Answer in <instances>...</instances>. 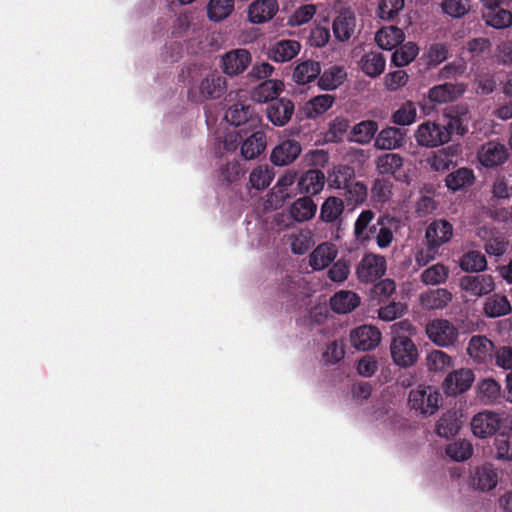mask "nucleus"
I'll return each mask as SVG.
<instances>
[{"label":"nucleus","mask_w":512,"mask_h":512,"mask_svg":"<svg viewBox=\"0 0 512 512\" xmlns=\"http://www.w3.org/2000/svg\"><path fill=\"white\" fill-rule=\"evenodd\" d=\"M333 33L338 41H348L356 29V17L353 11L343 10L335 19L332 25Z\"/></svg>","instance_id":"6ab92c4d"},{"label":"nucleus","mask_w":512,"mask_h":512,"mask_svg":"<svg viewBox=\"0 0 512 512\" xmlns=\"http://www.w3.org/2000/svg\"><path fill=\"white\" fill-rule=\"evenodd\" d=\"M344 211V203L340 198L328 197L320 209V218L322 221L331 223L336 221Z\"/></svg>","instance_id":"09e8293b"},{"label":"nucleus","mask_w":512,"mask_h":512,"mask_svg":"<svg viewBox=\"0 0 512 512\" xmlns=\"http://www.w3.org/2000/svg\"><path fill=\"white\" fill-rule=\"evenodd\" d=\"M458 151L459 148L455 145L439 149L431 153L427 158V164L432 171L445 172L450 169Z\"/></svg>","instance_id":"b1692460"},{"label":"nucleus","mask_w":512,"mask_h":512,"mask_svg":"<svg viewBox=\"0 0 512 512\" xmlns=\"http://www.w3.org/2000/svg\"><path fill=\"white\" fill-rule=\"evenodd\" d=\"M452 300L446 289H433L420 295V303L425 309H442Z\"/></svg>","instance_id":"e433bc0d"},{"label":"nucleus","mask_w":512,"mask_h":512,"mask_svg":"<svg viewBox=\"0 0 512 512\" xmlns=\"http://www.w3.org/2000/svg\"><path fill=\"white\" fill-rule=\"evenodd\" d=\"M469 0H444L441 3L442 11L454 18L464 16L469 10Z\"/></svg>","instance_id":"0e129e2a"},{"label":"nucleus","mask_w":512,"mask_h":512,"mask_svg":"<svg viewBox=\"0 0 512 512\" xmlns=\"http://www.w3.org/2000/svg\"><path fill=\"white\" fill-rule=\"evenodd\" d=\"M486 266V258L479 251L467 252L460 260V267L465 271L478 272L484 270Z\"/></svg>","instance_id":"4d7b16f0"},{"label":"nucleus","mask_w":512,"mask_h":512,"mask_svg":"<svg viewBox=\"0 0 512 512\" xmlns=\"http://www.w3.org/2000/svg\"><path fill=\"white\" fill-rule=\"evenodd\" d=\"M252 55L247 49H233L221 56L220 67L228 76H237L243 73L251 64Z\"/></svg>","instance_id":"9d476101"},{"label":"nucleus","mask_w":512,"mask_h":512,"mask_svg":"<svg viewBox=\"0 0 512 512\" xmlns=\"http://www.w3.org/2000/svg\"><path fill=\"white\" fill-rule=\"evenodd\" d=\"M460 287L470 295L481 297L492 292L495 283L492 276L487 274L468 275L460 279Z\"/></svg>","instance_id":"2eb2a0df"},{"label":"nucleus","mask_w":512,"mask_h":512,"mask_svg":"<svg viewBox=\"0 0 512 512\" xmlns=\"http://www.w3.org/2000/svg\"><path fill=\"white\" fill-rule=\"evenodd\" d=\"M509 422L508 415L483 411L473 416L470 426L475 437L484 439L492 436L498 430L508 427Z\"/></svg>","instance_id":"20e7f679"},{"label":"nucleus","mask_w":512,"mask_h":512,"mask_svg":"<svg viewBox=\"0 0 512 512\" xmlns=\"http://www.w3.org/2000/svg\"><path fill=\"white\" fill-rule=\"evenodd\" d=\"M239 145L241 156L245 160H253L265 150L266 135L259 128L253 131L232 128L225 135L223 148L226 152H234Z\"/></svg>","instance_id":"f257e3e1"},{"label":"nucleus","mask_w":512,"mask_h":512,"mask_svg":"<svg viewBox=\"0 0 512 512\" xmlns=\"http://www.w3.org/2000/svg\"><path fill=\"white\" fill-rule=\"evenodd\" d=\"M475 380L471 369L461 368L450 372L442 382V390L447 396H457L466 392Z\"/></svg>","instance_id":"9b49d317"},{"label":"nucleus","mask_w":512,"mask_h":512,"mask_svg":"<svg viewBox=\"0 0 512 512\" xmlns=\"http://www.w3.org/2000/svg\"><path fill=\"white\" fill-rule=\"evenodd\" d=\"M511 309L510 303L505 296L494 295L488 298L484 304V312L488 317H499L508 313Z\"/></svg>","instance_id":"603ef678"},{"label":"nucleus","mask_w":512,"mask_h":512,"mask_svg":"<svg viewBox=\"0 0 512 512\" xmlns=\"http://www.w3.org/2000/svg\"><path fill=\"white\" fill-rule=\"evenodd\" d=\"M404 38V32L396 26L383 27L375 35L377 45L384 50L396 48Z\"/></svg>","instance_id":"7c9ffc66"},{"label":"nucleus","mask_w":512,"mask_h":512,"mask_svg":"<svg viewBox=\"0 0 512 512\" xmlns=\"http://www.w3.org/2000/svg\"><path fill=\"white\" fill-rule=\"evenodd\" d=\"M378 130V124L372 120H365L356 124L352 131L350 139L359 144H366L371 141Z\"/></svg>","instance_id":"a18cd8bd"},{"label":"nucleus","mask_w":512,"mask_h":512,"mask_svg":"<svg viewBox=\"0 0 512 512\" xmlns=\"http://www.w3.org/2000/svg\"><path fill=\"white\" fill-rule=\"evenodd\" d=\"M417 109L412 101H406L392 114L393 123L400 126H409L416 121Z\"/></svg>","instance_id":"3c124183"},{"label":"nucleus","mask_w":512,"mask_h":512,"mask_svg":"<svg viewBox=\"0 0 512 512\" xmlns=\"http://www.w3.org/2000/svg\"><path fill=\"white\" fill-rule=\"evenodd\" d=\"M338 255V248L332 242L319 244L309 255V265L313 270L321 271L327 268Z\"/></svg>","instance_id":"f3484780"},{"label":"nucleus","mask_w":512,"mask_h":512,"mask_svg":"<svg viewBox=\"0 0 512 512\" xmlns=\"http://www.w3.org/2000/svg\"><path fill=\"white\" fill-rule=\"evenodd\" d=\"M350 124L348 119L344 117H336L329 124V129L326 133V141L338 142L340 141L345 133L348 131Z\"/></svg>","instance_id":"052dcab7"},{"label":"nucleus","mask_w":512,"mask_h":512,"mask_svg":"<svg viewBox=\"0 0 512 512\" xmlns=\"http://www.w3.org/2000/svg\"><path fill=\"white\" fill-rule=\"evenodd\" d=\"M419 53L417 45L407 42L398 48L392 55V63L397 67H403L411 63Z\"/></svg>","instance_id":"5fc2aeb1"},{"label":"nucleus","mask_w":512,"mask_h":512,"mask_svg":"<svg viewBox=\"0 0 512 512\" xmlns=\"http://www.w3.org/2000/svg\"><path fill=\"white\" fill-rule=\"evenodd\" d=\"M225 120L236 129L247 128L249 131L256 130L261 126V118L253 112L250 106L235 104L225 113Z\"/></svg>","instance_id":"1a4fd4ad"},{"label":"nucleus","mask_w":512,"mask_h":512,"mask_svg":"<svg viewBox=\"0 0 512 512\" xmlns=\"http://www.w3.org/2000/svg\"><path fill=\"white\" fill-rule=\"evenodd\" d=\"M325 184V175L319 170H308L298 181L300 190L304 193L317 195Z\"/></svg>","instance_id":"f704fd0d"},{"label":"nucleus","mask_w":512,"mask_h":512,"mask_svg":"<svg viewBox=\"0 0 512 512\" xmlns=\"http://www.w3.org/2000/svg\"><path fill=\"white\" fill-rule=\"evenodd\" d=\"M473 450V445L469 440L458 439L446 446L445 453L451 460L463 462L472 457Z\"/></svg>","instance_id":"79ce46f5"},{"label":"nucleus","mask_w":512,"mask_h":512,"mask_svg":"<svg viewBox=\"0 0 512 512\" xmlns=\"http://www.w3.org/2000/svg\"><path fill=\"white\" fill-rule=\"evenodd\" d=\"M499 481V473L491 466L484 465L477 468L471 478V486L481 491L494 489Z\"/></svg>","instance_id":"a878e982"},{"label":"nucleus","mask_w":512,"mask_h":512,"mask_svg":"<svg viewBox=\"0 0 512 512\" xmlns=\"http://www.w3.org/2000/svg\"><path fill=\"white\" fill-rule=\"evenodd\" d=\"M347 77L345 69L341 66H332L325 70L318 80L322 90L330 91L338 88Z\"/></svg>","instance_id":"58836bf2"},{"label":"nucleus","mask_w":512,"mask_h":512,"mask_svg":"<svg viewBox=\"0 0 512 512\" xmlns=\"http://www.w3.org/2000/svg\"><path fill=\"white\" fill-rule=\"evenodd\" d=\"M474 179V173L471 169L460 168L447 176L446 186L452 191H457L472 185Z\"/></svg>","instance_id":"de8ad7c7"},{"label":"nucleus","mask_w":512,"mask_h":512,"mask_svg":"<svg viewBox=\"0 0 512 512\" xmlns=\"http://www.w3.org/2000/svg\"><path fill=\"white\" fill-rule=\"evenodd\" d=\"M483 17L489 26L497 29L508 27L512 23V14L502 8L485 10Z\"/></svg>","instance_id":"864d4df0"},{"label":"nucleus","mask_w":512,"mask_h":512,"mask_svg":"<svg viewBox=\"0 0 512 512\" xmlns=\"http://www.w3.org/2000/svg\"><path fill=\"white\" fill-rule=\"evenodd\" d=\"M387 269L385 257L379 254H365L356 267V275L362 283H373L381 278Z\"/></svg>","instance_id":"0eeeda50"},{"label":"nucleus","mask_w":512,"mask_h":512,"mask_svg":"<svg viewBox=\"0 0 512 512\" xmlns=\"http://www.w3.org/2000/svg\"><path fill=\"white\" fill-rule=\"evenodd\" d=\"M453 235V226L446 220H435L426 229L425 237L430 248H438L450 241Z\"/></svg>","instance_id":"a211bd4d"},{"label":"nucleus","mask_w":512,"mask_h":512,"mask_svg":"<svg viewBox=\"0 0 512 512\" xmlns=\"http://www.w3.org/2000/svg\"><path fill=\"white\" fill-rule=\"evenodd\" d=\"M344 189L345 197L350 203L361 204L367 197V188L362 182L351 181Z\"/></svg>","instance_id":"e2e57ef3"},{"label":"nucleus","mask_w":512,"mask_h":512,"mask_svg":"<svg viewBox=\"0 0 512 512\" xmlns=\"http://www.w3.org/2000/svg\"><path fill=\"white\" fill-rule=\"evenodd\" d=\"M476 393L481 402L484 404H492L499 398L501 387L491 378L483 379L478 382L476 386Z\"/></svg>","instance_id":"37998d69"},{"label":"nucleus","mask_w":512,"mask_h":512,"mask_svg":"<svg viewBox=\"0 0 512 512\" xmlns=\"http://www.w3.org/2000/svg\"><path fill=\"white\" fill-rule=\"evenodd\" d=\"M385 65V58L378 52L366 53L359 61L361 71L371 78H376L381 75L385 69Z\"/></svg>","instance_id":"72a5a7b5"},{"label":"nucleus","mask_w":512,"mask_h":512,"mask_svg":"<svg viewBox=\"0 0 512 512\" xmlns=\"http://www.w3.org/2000/svg\"><path fill=\"white\" fill-rule=\"evenodd\" d=\"M414 138L421 147L437 148L450 141V131L445 125L427 120L417 126Z\"/></svg>","instance_id":"7ed1b4c3"},{"label":"nucleus","mask_w":512,"mask_h":512,"mask_svg":"<svg viewBox=\"0 0 512 512\" xmlns=\"http://www.w3.org/2000/svg\"><path fill=\"white\" fill-rule=\"evenodd\" d=\"M441 402V394L432 385L420 384L409 392L408 404L415 412L431 416L435 414Z\"/></svg>","instance_id":"f03ea898"},{"label":"nucleus","mask_w":512,"mask_h":512,"mask_svg":"<svg viewBox=\"0 0 512 512\" xmlns=\"http://www.w3.org/2000/svg\"><path fill=\"white\" fill-rule=\"evenodd\" d=\"M301 49L296 40H281L273 44L269 50V57L275 62H288L292 60Z\"/></svg>","instance_id":"bb28decb"},{"label":"nucleus","mask_w":512,"mask_h":512,"mask_svg":"<svg viewBox=\"0 0 512 512\" xmlns=\"http://www.w3.org/2000/svg\"><path fill=\"white\" fill-rule=\"evenodd\" d=\"M508 157L504 145L497 142L484 144L478 152V160L485 167H494L502 164Z\"/></svg>","instance_id":"412c9836"},{"label":"nucleus","mask_w":512,"mask_h":512,"mask_svg":"<svg viewBox=\"0 0 512 512\" xmlns=\"http://www.w3.org/2000/svg\"><path fill=\"white\" fill-rule=\"evenodd\" d=\"M334 101V96L330 94L315 96L303 105V114L306 118L314 119L328 111L333 106Z\"/></svg>","instance_id":"c756f323"},{"label":"nucleus","mask_w":512,"mask_h":512,"mask_svg":"<svg viewBox=\"0 0 512 512\" xmlns=\"http://www.w3.org/2000/svg\"><path fill=\"white\" fill-rule=\"evenodd\" d=\"M234 9L233 0H210L207 5V16L213 22L226 19Z\"/></svg>","instance_id":"49530a36"},{"label":"nucleus","mask_w":512,"mask_h":512,"mask_svg":"<svg viewBox=\"0 0 512 512\" xmlns=\"http://www.w3.org/2000/svg\"><path fill=\"white\" fill-rule=\"evenodd\" d=\"M393 362L400 367H410L418 360V349L406 335L393 336L390 344Z\"/></svg>","instance_id":"423d86ee"},{"label":"nucleus","mask_w":512,"mask_h":512,"mask_svg":"<svg viewBox=\"0 0 512 512\" xmlns=\"http://www.w3.org/2000/svg\"><path fill=\"white\" fill-rule=\"evenodd\" d=\"M349 274V264L343 259L336 261L328 270L329 279L338 283L344 282L348 278Z\"/></svg>","instance_id":"774afa93"},{"label":"nucleus","mask_w":512,"mask_h":512,"mask_svg":"<svg viewBox=\"0 0 512 512\" xmlns=\"http://www.w3.org/2000/svg\"><path fill=\"white\" fill-rule=\"evenodd\" d=\"M360 304V297L357 293L349 290H340L330 299L333 311L339 314H347L353 311Z\"/></svg>","instance_id":"cd10ccee"},{"label":"nucleus","mask_w":512,"mask_h":512,"mask_svg":"<svg viewBox=\"0 0 512 512\" xmlns=\"http://www.w3.org/2000/svg\"><path fill=\"white\" fill-rule=\"evenodd\" d=\"M406 133L396 127L382 129L375 138L374 146L380 150H394L403 146Z\"/></svg>","instance_id":"4be33fe9"},{"label":"nucleus","mask_w":512,"mask_h":512,"mask_svg":"<svg viewBox=\"0 0 512 512\" xmlns=\"http://www.w3.org/2000/svg\"><path fill=\"white\" fill-rule=\"evenodd\" d=\"M298 173L289 169L279 176L274 186L267 194V206L271 209L282 207L285 202L294 195L293 185L296 182Z\"/></svg>","instance_id":"39448f33"},{"label":"nucleus","mask_w":512,"mask_h":512,"mask_svg":"<svg viewBox=\"0 0 512 512\" xmlns=\"http://www.w3.org/2000/svg\"><path fill=\"white\" fill-rule=\"evenodd\" d=\"M321 72L319 62L306 60L299 63L293 72V79L297 84L304 85L316 79Z\"/></svg>","instance_id":"4c0bfd02"},{"label":"nucleus","mask_w":512,"mask_h":512,"mask_svg":"<svg viewBox=\"0 0 512 512\" xmlns=\"http://www.w3.org/2000/svg\"><path fill=\"white\" fill-rule=\"evenodd\" d=\"M462 421L456 412H447L441 416L437 425L436 433L440 437L450 438L459 433Z\"/></svg>","instance_id":"ea45409f"},{"label":"nucleus","mask_w":512,"mask_h":512,"mask_svg":"<svg viewBox=\"0 0 512 512\" xmlns=\"http://www.w3.org/2000/svg\"><path fill=\"white\" fill-rule=\"evenodd\" d=\"M494 345L487 337L476 335L473 336L467 347L470 358L477 363H484L491 359Z\"/></svg>","instance_id":"5701e85b"},{"label":"nucleus","mask_w":512,"mask_h":512,"mask_svg":"<svg viewBox=\"0 0 512 512\" xmlns=\"http://www.w3.org/2000/svg\"><path fill=\"white\" fill-rule=\"evenodd\" d=\"M294 112V104L289 99L272 101L267 107V117L275 126H284L289 122Z\"/></svg>","instance_id":"aec40b11"},{"label":"nucleus","mask_w":512,"mask_h":512,"mask_svg":"<svg viewBox=\"0 0 512 512\" xmlns=\"http://www.w3.org/2000/svg\"><path fill=\"white\" fill-rule=\"evenodd\" d=\"M428 338L437 346L449 347L453 345L458 337L457 327L446 319H434L426 326Z\"/></svg>","instance_id":"6e6552de"},{"label":"nucleus","mask_w":512,"mask_h":512,"mask_svg":"<svg viewBox=\"0 0 512 512\" xmlns=\"http://www.w3.org/2000/svg\"><path fill=\"white\" fill-rule=\"evenodd\" d=\"M283 90L284 83L281 80H267L253 90L252 98L259 103L273 101Z\"/></svg>","instance_id":"c9c22d12"},{"label":"nucleus","mask_w":512,"mask_h":512,"mask_svg":"<svg viewBox=\"0 0 512 512\" xmlns=\"http://www.w3.org/2000/svg\"><path fill=\"white\" fill-rule=\"evenodd\" d=\"M404 159L397 153H385L375 160L377 173L382 176H393L402 168Z\"/></svg>","instance_id":"2f4dec72"},{"label":"nucleus","mask_w":512,"mask_h":512,"mask_svg":"<svg viewBox=\"0 0 512 512\" xmlns=\"http://www.w3.org/2000/svg\"><path fill=\"white\" fill-rule=\"evenodd\" d=\"M274 178L273 169L268 165H258L249 174V188L256 190L266 189Z\"/></svg>","instance_id":"a19ab883"},{"label":"nucleus","mask_w":512,"mask_h":512,"mask_svg":"<svg viewBox=\"0 0 512 512\" xmlns=\"http://www.w3.org/2000/svg\"><path fill=\"white\" fill-rule=\"evenodd\" d=\"M463 92L464 87L462 85L446 83L431 88L428 92L427 98L435 104H442L455 99Z\"/></svg>","instance_id":"473e14b6"},{"label":"nucleus","mask_w":512,"mask_h":512,"mask_svg":"<svg viewBox=\"0 0 512 512\" xmlns=\"http://www.w3.org/2000/svg\"><path fill=\"white\" fill-rule=\"evenodd\" d=\"M404 8V0H380L378 16L383 20L394 18Z\"/></svg>","instance_id":"680f3d73"},{"label":"nucleus","mask_w":512,"mask_h":512,"mask_svg":"<svg viewBox=\"0 0 512 512\" xmlns=\"http://www.w3.org/2000/svg\"><path fill=\"white\" fill-rule=\"evenodd\" d=\"M302 152L300 142L292 139L281 141L270 153V162L277 167L288 166L295 162Z\"/></svg>","instance_id":"ddd939ff"},{"label":"nucleus","mask_w":512,"mask_h":512,"mask_svg":"<svg viewBox=\"0 0 512 512\" xmlns=\"http://www.w3.org/2000/svg\"><path fill=\"white\" fill-rule=\"evenodd\" d=\"M426 366L430 372L443 373L454 366L451 356L441 350H433L426 356Z\"/></svg>","instance_id":"c03bdc74"},{"label":"nucleus","mask_w":512,"mask_h":512,"mask_svg":"<svg viewBox=\"0 0 512 512\" xmlns=\"http://www.w3.org/2000/svg\"><path fill=\"white\" fill-rule=\"evenodd\" d=\"M354 178L353 168L346 165H339L329 173V185L336 189H344Z\"/></svg>","instance_id":"8fccbe9b"},{"label":"nucleus","mask_w":512,"mask_h":512,"mask_svg":"<svg viewBox=\"0 0 512 512\" xmlns=\"http://www.w3.org/2000/svg\"><path fill=\"white\" fill-rule=\"evenodd\" d=\"M448 277V269L442 264H435L423 271L421 278L427 285H436L444 282Z\"/></svg>","instance_id":"bf43d9fd"},{"label":"nucleus","mask_w":512,"mask_h":512,"mask_svg":"<svg viewBox=\"0 0 512 512\" xmlns=\"http://www.w3.org/2000/svg\"><path fill=\"white\" fill-rule=\"evenodd\" d=\"M287 241L294 254H304L311 245V233L308 230H299L288 235Z\"/></svg>","instance_id":"6e6d98bb"},{"label":"nucleus","mask_w":512,"mask_h":512,"mask_svg":"<svg viewBox=\"0 0 512 512\" xmlns=\"http://www.w3.org/2000/svg\"><path fill=\"white\" fill-rule=\"evenodd\" d=\"M494 457L498 460L510 459V435L505 432L497 434L494 442Z\"/></svg>","instance_id":"69168bd1"},{"label":"nucleus","mask_w":512,"mask_h":512,"mask_svg":"<svg viewBox=\"0 0 512 512\" xmlns=\"http://www.w3.org/2000/svg\"><path fill=\"white\" fill-rule=\"evenodd\" d=\"M277 0H255L248 7V19L253 24L270 21L278 12Z\"/></svg>","instance_id":"dca6fc26"},{"label":"nucleus","mask_w":512,"mask_h":512,"mask_svg":"<svg viewBox=\"0 0 512 512\" xmlns=\"http://www.w3.org/2000/svg\"><path fill=\"white\" fill-rule=\"evenodd\" d=\"M374 216L371 210H364L356 219L353 234L358 243L364 244L370 241L373 233L376 232V225L372 224Z\"/></svg>","instance_id":"393cba45"},{"label":"nucleus","mask_w":512,"mask_h":512,"mask_svg":"<svg viewBox=\"0 0 512 512\" xmlns=\"http://www.w3.org/2000/svg\"><path fill=\"white\" fill-rule=\"evenodd\" d=\"M316 11V6L313 4L302 5L288 17L287 24L291 27L304 25L314 17Z\"/></svg>","instance_id":"13d9d810"},{"label":"nucleus","mask_w":512,"mask_h":512,"mask_svg":"<svg viewBox=\"0 0 512 512\" xmlns=\"http://www.w3.org/2000/svg\"><path fill=\"white\" fill-rule=\"evenodd\" d=\"M381 332L372 325H362L353 329L350 333L352 346L361 351H369L376 348L381 342Z\"/></svg>","instance_id":"4468645a"},{"label":"nucleus","mask_w":512,"mask_h":512,"mask_svg":"<svg viewBox=\"0 0 512 512\" xmlns=\"http://www.w3.org/2000/svg\"><path fill=\"white\" fill-rule=\"evenodd\" d=\"M316 211V203L307 196L298 198L289 207V214L296 222L309 221L315 216Z\"/></svg>","instance_id":"c85d7f7f"},{"label":"nucleus","mask_w":512,"mask_h":512,"mask_svg":"<svg viewBox=\"0 0 512 512\" xmlns=\"http://www.w3.org/2000/svg\"><path fill=\"white\" fill-rule=\"evenodd\" d=\"M226 80L218 73H211L202 80L198 88L190 91V98L195 102L219 98L225 90Z\"/></svg>","instance_id":"f8f14e48"},{"label":"nucleus","mask_w":512,"mask_h":512,"mask_svg":"<svg viewBox=\"0 0 512 512\" xmlns=\"http://www.w3.org/2000/svg\"><path fill=\"white\" fill-rule=\"evenodd\" d=\"M409 76L403 70L389 72L384 77V86L388 91H397L408 82Z\"/></svg>","instance_id":"338daca9"}]
</instances>
